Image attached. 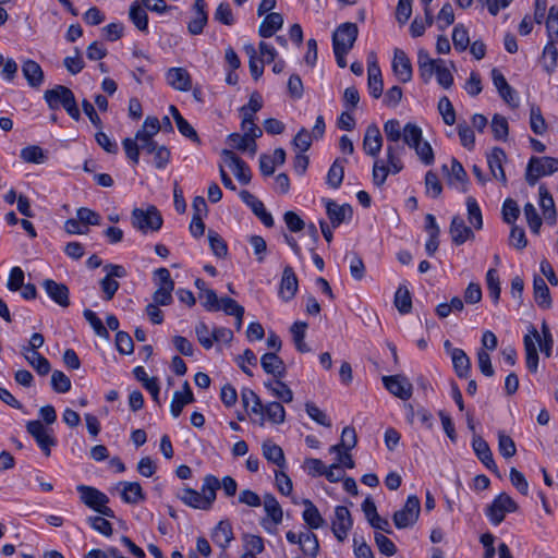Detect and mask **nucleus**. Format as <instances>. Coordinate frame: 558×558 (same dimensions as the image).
Listing matches in <instances>:
<instances>
[{
	"mask_svg": "<svg viewBox=\"0 0 558 558\" xmlns=\"http://www.w3.org/2000/svg\"><path fill=\"white\" fill-rule=\"evenodd\" d=\"M44 99L49 109L58 110L63 108L73 120L78 121L81 119L74 93L69 87L56 85L53 88L45 90Z\"/></svg>",
	"mask_w": 558,
	"mask_h": 558,
	"instance_id": "1",
	"label": "nucleus"
},
{
	"mask_svg": "<svg viewBox=\"0 0 558 558\" xmlns=\"http://www.w3.org/2000/svg\"><path fill=\"white\" fill-rule=\"evenodd\" d=\"M403 141L407 146L413 148L420 160L426 165H433L435 156L430 144L423 140L422 129L415 123H407L403 126Z\"/></svg>",
	"mask_w": 558,
	"mask_h": 558,
	"instance_id": "2",
	"label": "nucleus"
},
{
	"mask_svg": "<svg viewBox=\"0 0 558 558\" xmlns=\"http://www.w3.org/2000/svg\"><path fill=\"white\" fill-rule=\"evenodd\" d=\"M131 223L143 234L154 233L161 229L163 219L159 209L149 205L147 208H134L131 213Z\"/></svg>",
	"mask_w": 558,
	"mask_h": 558,
	"instance_id": "3",
	"label": "nucleus"
},
{
	"mask_svg": "<svg viewBox=\"0 0 558 558\" xmlns=\"http://www.w3.org/2000/svg\"><path fill=\"white\" fill-rule=\"evenodd\" d=\"M76 490L80 493L81 501L89 509H93L104 517L114 518V511L107 506L109 498L105 493L84 484L77 485Z\"/></svg>",
	"mask_w": 558,
	"mask_h": 558,
	"instance_id": "4",
	"label": "nucleus"
},
{
	"mask_svg": "<svg viewBox=\"0 0 558 558\" xmlns=\"http://www.w3.org/2000/svg\"><path fill=\"white\" fill-rule=\"evenodd\" d=\"M557 171L558 158L533 156L530 158L526 166L525 180L529 185L533 186L537 183L539 178L550 175Z\"/></svg>",
	"mask_w": 558,
	"mask_h": 558,
	"instance_id": "5",
	"label": "nucleus"
},
{
	"mask_svg": "<svg viewBox=\"0 0 558 558\" xmlns=\"http://www.w3.org/2000/svg\"><path fill=\"white\" fill-rule=\"evenodd\" d=\"M518 510V504L506 493H501L495 497L487 507L485 514L493 525H499L506 518L507 513Z\"/></svg>",
	"mask_w": 558,
	"mask_h": 558,
	"instance_id": "6",
	"label": "nucleus"
},
{
	"mask_svg": "<svg viewBox=\"0 0 558 558\" xmlns=\"http://www.w3.org/2000/svg\"><path fill=\"white\" fill-rule=\"evenodd\" d=\"M264 509L267 517L262 519L260 525L266 532L274 534L277 531V526L282 522V508L272 494H265Z\"/></svg>",
	"mask_w": 558,
	"mask_h": 558,
	"instance_id": "7",
	"label": "nucleus"
},
{
	"mask_svg": "<svg viewBox=\"0 0 558 558\" xmlns=\"http://www.w3.org/2000/svg\"><path fill=\"white\" fill-rule=\"evenodd\" d=\"M421 501L415 495L408 497L402 509L393 514V523L398 529H405L413 525L418 519Z\"/></svg>",
	"mask_w": 558,
	"mask_h": 558,
	"instance_id": "8",
	"label": "nucleus"
},
{
	"mask_svg": "<svg viewBox=\"0 0 558 558\" xmlns=\"http://www.w3.org/2000/svg\"><path fill=\"white\" fill-rule=\"evenodd\" d=\"M359 28L355 23L340 24L332 34V48L351 50L357 39Z\"/></svg>",
	"mask_w": 558,
	"mask_h": 558,
	"instance_id": "9",
	"label": "nucleus"
},
{
	"mask_svg": "<svg viewBox=\"0 0 558 558\" xmlns=\"http://www.w3.org/2000/svg\"><path fill=\"white\" fill-rule=\"evenodd\" d=\"M122 146L125 151L128 159L134 165L140 162V151L143 150L148 155H154L157 148L160 146L155 140L150 141H136L126 137L122 141Z\"/></svg>",
	"mask_w": 558,
	"mask_h": 558,
	"instance_id": "10",
	"label": "nucleus"
},
{
	"mask_svg": "<svg viewBox=\"0 0 558 558\" xmlns=\"http://www.w3.org/2000/svg\"><path fill=\"white\" fill-rule=\"evenodd\" d=\"M353 526V520L349 509L344 506L335 508V517L331 521V530L339 542H343Z\"/></svg>",
	"mask_w": 558,
	"mask_h": 558,
	"instance_id": "11",
	"label": "nucleus"
},
{
	"mask_svg": "<svg viewBox=\"0 0 558 558\" xmlns=\"http://www.w3.org/2000/svg\"><path fill=\"white\" fill-rule=\"evenodd\" d=\"M384 387L401 400H409L413 393V386L403 375H391L383 377Z\"/></svg>",
	"mask_w": 558,
	"mask_h": 558,
	"instance_id": "12",
	"label": "nucleus"
},
{
	"mask_svg": "<svg viewBox=\"0 0 558 558\" xmlns=\"http://www.w3.org/2000/svg\"><path fill=\"white\" fill-rule=\"evenodd\" d=\"M221 157L225 163L233 171L235 178L242 184H248L252 179V172L248 165L238 157L232 150L223 149Z\"/></svg>",
	"mask_w": 558,
	"mask_h": 558,
	"instance_id": "13",
	"label": "nucleus"
},
{
	"mask_svg": "<svg viewBox=\"0 0 558 558\" xmlns=\"http://www.w3.org/2000/svg\"><path fill=\"white\" fill-rule=\"evenodd\" d=\"M239 195L241 201L251 208L254 215L258 217V219L265 227H274V218L271 214L266 210L264 203L262 201H259L255 195H253L247 190H242Z\"/></svg>",
	"mask_w": 558,
	"mask_h": 558,
	"instance_id": "14",
	"label": "nucleus"
},
{
	"mask_svg": "<svg viewBox=\"0 0 558 558\" xmlns=\"http://www.w3.org/2000/svg\"><path fill=\"white\" fill-rule=\"evenodd\" d=\"M472 448L475 456L485 465V468L498 475V466L494 460L488 442L481 436H474L472 439Z\"/></svg>",
	"mask_w": 558,
	"mask_h": 558,
	"instance_id": "15",
	"label": "nucleus"
},
{
	"mask_svg": "<svg viewBox=\"0 0 558 558\" xmlns=\"http://www.w3.org/2000/svg\"><path fill=\"white\" fill-rule=\"evenodd\" d=\"M506 158V153L500 147H494L490 153L487 154V163L490 174L494 179L500 181L504 185H507L508 182L504 170V161Z\"/></svg>",
	"mask_w": 558,
	"mask_h": 558,
	"instance_id": "16",
	"label": "nucleus"
},
{
	"mask_svg": "<svg viewBox=\"0 0 558 558\" xmlns=\"http://www.w3.org/2000/svg\"><path fill=\"white\" fill-rule=\"evenodd\" d=\"M43 288L48 296L59 306L68 307L70 305V290L64 283L57 282L52 279H45Z\"/></svg>",
	"mask_w": 558,
	"mask_h": 558,
	"instance_id": "17",
	"label": "nucleus"
},
{
	"mask_svg": "<svg viewBox=\"0 0 558 558\" xmlns=\"http://www.w3.org/2000/svg\"><path fill=\"white\" fill-rule=\"evenodd\" d=\"M299 281L298 277L291 266H286L282 271V277L279 286V296L284 301H291L298 291Z\"/></svg>",
	"mask_w": 558,
	"mask_h": 558,
	"instance_id": "18",
	"label": "nucleus"
},
{
	"mask_svg": "<svg viewBox=\"0 0 558 558\" xmlns=\"http://www.w3.org/2000/svg\"><path fill=\"white\" fill-rule=\"evenodd\" d=\"M392 70L401 83H408L412 80V64L405 52L401 49H395Z\"/></svg>",
	"mask_w": 558,
	"mask_h": 558,
	"instance_id": "19",
	"label": "nucleus"
},
{
	"mask_svg": "<svg viewBox=\"0 0 558 558\" xmlns=\"http://www.w3.org/2000/svg\"><path fill=\"white\" fill-rule=\"evenodd\" d=\"M381 147L383 136L379 128L376 124L368 125L363 138V149L365 154L376 158L378 157Z\"/></svg>",
	"mask_w": 558,
	"mask_h": 558,
	"instance_id": "20",
	"label": "nucleus"
},
{
	"mask_svg": "<svg viewBox=\"0 0 558 558\" xmlns=\"http://www.w3.org/2000/svg\"><path fill=\"white\" fill-rule=\"evenodd\" d=\"M326 213L332 228H338L342 222L352 218L353 210L349 204L340 206L336 202L328 199L326 202Z\"/></svg>",
	"mask_w": 558,
	"mask_h": 558,
	"instance_id": "21",
	"label": "nucleus"
},
{
	"mask_svg": "<svg viewBox=\"0 0 558 558\" xmlns=\"http://www.w3.org/2000/svg\"><path fill=\"white\" fill-rule=\"evenodd\" d=\"M440 63H444V60H441V59L434 60L429 57V53L426 50H424V49L418 50V52H417L418 73H420V77L422 78V81L424 83H428L432 80L433 75L436 74V68H438V65Z\"/></svg>",
	"mask_w": 558,
	"mask_h": 558,
	"instance_id": "22",
	"label": "nucleus"
},
{
	"mask_svg": "<svg viewBox=\"0 0 558 558\" xmlns=\"http://www.w3.org/2000/svg\"><path fill=\"white\" fill-rule=\"evenodd\" d=\"M263 369L274 376V379H282L286 376V365L276 352H267L260 357Z\"/></svg>",
	"mask_w": 558,
	"mask_h": 558,
	"instance_id": "23",
	"label": "nucleus"
},
{
	"mask_svg": "<svg viewBox=\"0 0 558 558\" xmlns=\"http://www.w3.org/2000/svg\"><path fill=\"white\" fill-rule=\"evenodd\" d=\"M527 335H531V337L534 339V342L538 343L539 349L544 355L546 357H550L554 347V338L548 325L546 323L542 324V336L533 325H530Z\"/></svg>",
	"mask_w": 558,
	"mask_h": 558,
	"instance_id": "24",
	"label": "nucleus"
},
{
	"mask_svg": "<svg viewBox=\"0 0 558 558\" xmlns=\"http://www.w3.org/2000/svg\"><path fill=\"white\" fill-rule=\"evenodd\" d=\"M166 80L177 90L186 92L192 86L191 75L183 68H170L166 73Z\"/></svg>",
	"mask_w": 558,
	"mask_h": 558,
	"instance_id": "25",
	"label": "nucleus"
},
{
	"mask_svg": "<svg viewBox=\"0 0 558 558\" xmlns=\"http://www.w3.org/2000/svg\"><path fill=\"white\" fill-rule=\"evenodd\" d=\"M449 232L452 242L456 245H462L468 240L474 238L472 229L465 225L464 220L460 216H454L452 218Z\"/></svg>",
	"mask_w": 558,
	"mask_h": 558,
	"instance_id": "26",
	"label": "nucleus"
},
{
	"mask_svg": "<svg viewBox=\"0 0 558 558\" xmlns=\"http://www.w3.org/2000/svg\"><path fill=\"white\" fill-rule=\"evenodd\" d=\"M233 537L232 525L228 520H221L211 534L213 542L223 550L229 547Z\"/></svg>",
	"mask_w": 558,
	"mask_h": 558,
	"instance_id": "27",
	"label": "nucleus"
},
{
	"mask_svg": "<svg viewBox=\"0 0 558 558\" xmlns=\"http://www.w3.org/2000/svg\"><path fill=\"white\" fill-rule=\"evenodd\" d=\"M283 25V16L277 12L268 13L258 27V35L263 38L272 37Z\"/></svg>",
	"mask_w": 558,
	"mask_h": 558,
	"instance_id": "28",
	"label": "nucleus"
},
{
	"mask_svg": "<svg viewBox=\"0 0 558 558\" xmlns=\"http://www.w3.org/2000/svg\"><path fill=\"white\" fill-rule=\"evenodd\" d=\"M22 73L31 87L37 88L44 83V71L34 60L27 59L23 62Z\"/></svg>",
	"mask_w": 558,
	"mask_h": 558,
	"instance_id": "29",
	"label": "nucleus"
},
{
	"mask_svg": "<svg viewBox=\"0 0 558 558\" xmlns=\"http://www.w3.org/2000/svg\"><path fill=\"white\" fill-rule=\"evenodd\" d=\"M304 510L302 512L303 521L312 530H318L326 524V520L320 514L318 508L310 500L303 499Z\"/></svg>",
	"mask_w": 558,
	"mask_h": 558,
	"instance_id": "30",
	"label": "nucleus"
},
{
	"mask_svg": "<svg viewBox=\"0 0 558 558\" xmlns=\"http://www.w3.org/2000/svg\"><path fill=\"white\" fill-rule=\"evenodd\" d=\"M456 375L459 378H468L471 373V360L462 349H452L450 352Z\"/></svg>",
	"mask_w": 558,
	"mask_h": 558,
	"instance_id": "31",
	"label": "nucleus"
},
{
	"mask_svg": "<svg viewBox=\"0 0 558 558\" xmlns=\"http://www.w3.org/2000/svg\"><path fill=\"white\" fill-rule=\"evenodd\" d=\"M134 377L142 383L143 387L150 393L155 402H159V383L157 377H149L143 366L133 369Z\"/></svg>",
	"mask_w": 558,
	"mask_h": 558,
	"instance_id": "32",
	"label": "nucleus"
},
{
	"mask_svg": "<svg viewBox=\"0 0 558 558\" xmlns=\"http://www.w3.org/2000/svg\"><path fill=\"white\" fill-rule=\"evenodd\" d=\"M534 300L538 307L548 310L551 306V296L545 280L535 276L533 281Z\"/></svg>",
	"mask_w": 558,
	"mask_h": 558,
	"instance_id": "33",
	"label": "nucleus"
},
{
	"mask_svg": "<svg viewBox=\"0 0 558 558\" xmlns=\"http://www.w3.org/2000/svg\"><path fill=\"white\" fill-rule=\"evenodd\" d=\"M220 488V481L217 476L213 474H207L203 478V484L201 487V494L208 506L209 510L213 508V505L217 498V490Z\"/></svg>",
	"mask_w": 558,
	"mask_h": 558,
	"instance_id": "34",
	"label": "nucleus"
},
{
	"mask_svg": "<svg viewBox=\"0 0 558 558\" xmlns=\"http://www.w3.org/2000/svg\"><path fill=\"white\" fill-rule=\"evenodd\" d=\"M262 450L264 458L268 462L276 464L281 470L286 468V458L280 446L271 440H265L262 445Z\"/></svg>",
	"mask_w": 558,
	"mask_h": 558,
	"instance_id": "35",
	"label": "nucleus"
},
{
	"mask_svg": "<svg viewBox=\"0 0 558 558\" xmlns=\"http://www.w3.org/2000/svg\"><path fill=\"white\" fill-rule=\"evenodd\" d=\"M367 87L369 95L378 99L383 95L384 82L381 76V71L379 65L371 64L369 69H367Z\"/></svg>",
	"mask_w": 558,
	"mask_h": 558,
	"instance_id": "36",
	"label": "nucleus"
},
{
	"mask_svg": "<svg viewBox=\"0 0 558 558\" xmlns=\"http://www.w3.org/2000/svg\"><path fill=\"white\" fill-rule=\"evenodd\" d=\"M523 345L525 351V364L530 373L535 374L538 369L539 356L536 349V344L531 335L523 337Z\"/></svg>",
	"mask_w": 558,
	"mask_h": 558,
	"instance_id": "37",
	"label": "nucleus"
},
{
	"mask_svg": "<svg viewBox=\"0 0 558 558\" xmlns=\"http://www.w3.org/2000/svg\"><path fill=\"white\" fill-rule=\"evenodd\" d=\"M121 484L123 485L121 498L125 504L135 505L146 499V496L140 483L122 482Z\"/></svg>",
	"mask_w": 558,
	"mask_h": 558,
	"instance_id": "38",
	"label": "nucleus"
},
{
	"mask_svg": "<svg viewBox=\"0 0 558 558\" xmlns=\"http://www.w3.org/2000/svg\"><path fill=\"white\" fill-rule=\"evenodd\" d=\"M348 162L345 158H337L330 166L326 183L332 189H339L344 178V165Z\"/></svg>",
	"mask_w": 558,
	"mask_h": 558,
	"instance_id": "39",
	"label": "nucleus"
},
{
	"mask_svg": "<svg viewBox=\"0 0 558 558\" xmlns=\"http://www.w3.org/2000/svg\"><path fill=\"white\" fill-rule=\"evenodd\" d=\"M129 17L138 31L143 33L148 32V15L145 7H142V3L138 1L131 3Z\"/></svg>",
	"mask_w": 558,
	"mask_h": 558,
	"instance_id": "40",
	"label": "nucleus"
},
{
	"mask_svg": "<svg viewBox=\"0 0 558 558\" xmlns=\"http://www.w3.org/2000/svg\"><path fill=\"white\" fill-rule=\"evenodd\" d=\"M265 387L270 391L271 396L279 399L281 402H292L293 392L281 379L268 380L265 383Z\"/></svg>",
	"mask_w": 558,
	"mask_h": 558,
	"instance_id": "41",
	"label": "nucleus"
},
{
	"mask_svg": "<svg viewBox=\"0 0 558 558\" xmlns=\"http://www.w3.org/2000/svg\"><path fill=\"white\" fill-rule=\"evenodd\" d=\"M178 497L183 504L191 508L199 510H209L208 506L206 505L203 498V495L193 488L186 487L182 489Z\"/></svg>",
	"mask_w": 558,
	"mask_h": 558,
	"instance_id": "42",
	"label": "nucleus"
},
{
	"mask_svg": "<svg viewBox=\"0 0 558 558\" xmlns=\"http://www.w3.org/2000/svg\"><path fill=\"white\" fill-rule=\"evenodd\" d=\"M160 130V121L156 117H147L140 130L135 133L133 140L150 141Z\"/></svg>",
	"mask_w": 558,
	"mask_h": 558,
	"instance_id": "43",
	"label": "nucleus"
},
{
	"mask_svg": "<svg viewBox=\"0 0 558 558\" xmlns=\"http://www.w3.org/2000/svg\"><path fill=\"white\" fill-rule=\"evenodd\" d=\"M31 366L40 375L45 376L51 371L50 362L37 351L22 352Z\"/></svg>",
	"mask_w": 558,
	"mask_h": 558,
	"instance_id": "44",
	"label": "nucleus"
},
{
	"mask_svg": "<svg viewBox=\"0 0 558 558\" xmlns=\"http://www.w3.org/2000/svg\"><path fill=\"white\" fill-rule=\"evenodd\" d=\"M195 401L193 391H189V393H181L180 390L174 391L172 401L170 404L171 415L177 418L181 415L185 405L193 403Z\"/></svg>",
	"mask_w": 558,
	"mask_h": 558,
	"instance_id": "45",
	"label": "nucleus"
},
{
	"mask_svg": "<svg viewBox=\"0 0 558 558\" xmlns=\"http://www.w3.org/2000/svg\"><path fill=\"white\" fill-rule=\"evenodd\" d=\"M260 415L266 416L272 424H281L286 418V410L280 402L272 401L263 404V414Z\"/></svg>",
	"mask_w": 558,
	"mask_h": 558,
	"instance_id": "46",
	"label": "nucleus"
},
{
	"mask_svg": "<svg viewBox=\"0 0 558 558\" xmlns=\"http://www.w3.org/2000/svg\"><path fill=\"white\" fill-rule=\"evenodd\" d=\"M20 157L27 163L40 165L47 161L48 157L45 150L37 145H29L21 149Z\"/></svg>",
	"mask_w": 558,
	"mask_h": 558,
	"instance_id": "47",
	"label": "nucleus"
},
{
	"mask_svg": "<svg viewBox=\"0 0 558 558\" xmlns=\"http://www.w3.org/2000/svg\"><path fill=\"white\" fill-rule=\"evenodd\" d=\"M530 128L536 135H543L547 131V123L543 117L542 110L534 104L530 106Z\"/></svg>",
	"mask_w": 558,
	"mask_h": 558,
	"instance_id": "48",
	"label": "nucleus"
},
{
	"mask_svg": "<svg viewBox=\"0 0 558 558\" xmlns=\"http://www.w3.org/2000/svg\"><path fill=\"white\" fill-rule=\"evenodd\" d=\"M357 437L354 427L345 426L341 433V441L330 448L331 452H340V450L350 451L356 446Z\"/></svg>",
	"mask_w": 558,
	"mask_h": 558,
	"instance_id": "49",
	"label": "nucleus"
},
{
	"mask_svg": "<svg viewBox=\"0 0 558 558\" xmlns=\"http://www.w3.org/2000/svg\"><path fill=\"white\" fill-rule=\"evenodd\" d=\"M245 51L248 54V68L252 77L257 81L264 73L265 60L257 58L256 49L253 45H246Z\"/></svg>",
	"mask_w": 558,
	"mask_h": 558,
	"instance_id": "50",
	"label": "nucleus"
},
{
	"mask_svg": "<svg viewBox=\"0 0 558 558\" xmlns=\"http://www.w3.org/2000/svg\"><path fill=\"white\" fill-rule=\"evenodd\" d=\"M302 553L311 558H316L319 553V542L311 531L303 532V541L300 545Z\"/></svg>",
	"mask_w": 558,
	"mask_h": 558,
	"instance_id": "51",
	"label": "nucleus"
},
{
	"mask_svg": "<svg viewBox=\"0 0 558 558\" xmlns=\"http://www.w3.org/2000/svg\"><path fill=\"white\" fill-rule=\"evenodd\" d=\"M395 305L401 314H408L412 308V299L409 289L400 286L395 293Z\"/></svg>",
	"mask_w": 558,
	"mask_h": 558,
	"instance_id": "52",
	"label": "nucleus"
},
{
	"mask_svg": "<svg viewBox=\"0 0 558 558\" xmlns=\"http://www.w3.org/2000/svg\"><path fill=\"white\" fill-rule=\"evenodd\" d=\"M555 43V40H548L543 50V58L545 59L544 70L548 74L554 73L557 66L558 49L556 48Z\"/></svg>",
	"mask_w": 558,
	"mask_h": 558,
	"instance_id": "53",
	"label": "nucleus"
},
{
	"mask_svg": "<svg viewBox=\"0 0 558 558\" xmlns=\"http://www.w3.org/2000/svg\"><path fill=\"white\" fill-rule=\"evenodd\" d=\"M486 287L489 296L494 301V303H498L500 299V279L498 271L495 268H490L486 272Z\"/></svg>",
	"mask_w": 558,
	"mask_h": 558,
	"instance_id": "54",
	"label": "nucleus"
},
{
	"mask_svg": "<svg viewBox=\"0 0 558 558\" xmlns=\"http://www.w3.org/2000/svg\"><path fill=\"white\" fill-rule=\"evenodd\" d=\"M241 399L245 409L252 405L251 411L254 414H263V403L260 398L252 389L243 388L241 390Z\"/></svg>",
	"mask_w": 558,
	"mask_h": 558,
	"instance_id": "55",
	"label": "nucleus"
},
{
	"mask_svg": "<svg viewBox=\"0 0 558 558\" xmlns=\"http://www.w3.org/2000/svg\"><path fill=\"white\" fill-rule=\"evenodd\" d=\"M468 219L470 223L476 229L481 230L483 227V217L481 208L476 199L472 196L466 198Z\"/></svg>",
	"mask_w": 558,
	"mask_h": 558,
	"instance_id": "56",
	"label": "nucleus"
},
{
	"mask_svg": "<svg viewBox=\"0 0 558 558\" xmlns=\"http://www.w3.org/2000/svg\"><path fill=\"white\" fill-rule=\"evenodd\" d=\"M452 43L457 51H464L470 45L469 32L463 24H457L452 31Z\"/></svg>",
	"mask_w": 558,
	"mask_h": 558,
	"instance_id": "57",
	"label": "nucleus"
},
{
	"mask_svg": "<svg viewBox=\"0 0 558 558\" xmlns=\"http://www.w3.org/2000/svg\"><path fill=\"white\" fill-rule=\"evenodd\" d=\"M218 311H223L227 315L240 318L244 316V307L240 305L235 300L223 296L219 300Z\"/></svg>",
	"mask_w": 558,
	"mask_h": 558,
	"instance_id": "58",
	"label": "nucleus"
},
{
	"mask_svg": "<svg viewBox=\"0 0 558 558\" xmlns=\"http://www.w3.org/2000/svg\"><path fill=\"white\" fill-rule=\"evenodd\" d=\"M384 133L387 142L403 141V128L397 119H390L384 123Z\"/></svg>",
	"mask_w": 558,
	"mask_h": 558,
	"instance_id": "59",
	"label": "nucleus"
},
{
	"mask_svg": "<svg viewBox=\"0 0 558 558\" xmlns=\"http://www.w3.org/2000/svg\"><path fill=\"white\" fill-rule=\"evenodd\" d=\"M84 318L89 323L95 333L101 338L108 339L110 337L107 327L102 324V320L92 310H84Z\"/></svg>",
	"mask_w": 558,
	"mask_h": 558,
	"instance_id": "60",
	"label": "nucleus"
},
{
	"mask_svg": "<svg viewBox=\"0 0 558 558\" xmlns=\"http://www.w3.org/2000/svg\"><path fill=\"white\" fill-rule=\"evenodd\" d=\"M492 132L497 141H506L509 134L508 121L500 114H495L492 119Z\"/></svg>",
	"mask_w": 558,
	"mask_h": 558,
	"instance_id": "61",
	"label": "nucleus"
},
{
	"mask_svg": "<svg viewBox=\"0 0 558 558\" xmlns=\"http://www.w3.org/2000/svg\"><path fill=\"white\" fill-rule=\"evenodd\" d=\"M498 450L506 458H512L517 453V447L513 439L502 430L498 432Z\"/></svg>",
	"mask_w": 558,
	"mask_h": 558,
	"instance_id": "62",
	"label": "nucleus"
},
{
	"mask_svg": "<svg viewBox=\"0 0 558 558\" xmlns=\"http://www.w3.org/2000/svg\"><path fill=\"white\" fill-rule=\"evenodd\" d=\"M208 241L215 256H217L218 258H223L227 256V243L216 231H208Z\"/></svg>",
	"mask_w": 558,
	"mask_h": 558,
	"instance_id": "63",
	"label": "nucleus"
},
{
	"mask_svg": "<svg viewBox=\"0 0 558 558\" xmlns=\"http://www.w3.org/2000/svg\"><path fill=\"white\" fill-rule=\"evenodd\" d=\"M546 28L549 40L558 43V8L555 5L549 9Z\"/></svg>",
	"mask_w": 558,
	"mask_h": 558,
	"instance_id": "64",
	"label": "nucleus"
}]
</instances>
